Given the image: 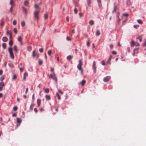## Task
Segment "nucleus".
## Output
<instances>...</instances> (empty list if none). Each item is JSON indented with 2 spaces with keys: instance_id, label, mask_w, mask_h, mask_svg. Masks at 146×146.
Returning a JSON list of instances; mask_svg holds the SVG:
<instances>
[{
  "instance_id": "nucleus-15",
  "label": "nucleus",
  "mask_w": 146,
  "mask_h": 146,
  "mask_svg": "<svg viewBox=\"0 0 146 146\" xmlns=\"http://www.w3.org/2000/svg\"><path fill=\"white\" fill-rule=\"evenodd\" d=\"M35 105L34 104H31L30 108V109L31 110H32L33 108L34 107Z\"/></svg>"
},
{
  "instance_id": "nucleus-6",
  "label": "nucleus",
  "mask_w": 146,
  "mask_h": 146,
  "mask_svg": "<svg viewBox=\"0 0 146 146\" xmlns=\"http://www.w3.org/2000/svg\"><path fill=\"white\" fill-rule=\"evenodd\" d=\"M111 77L109 76H108L104 78L103 80L104 82H106L109 81Z\"/></svg>"
},
{
  "instance_id": "nucleus-14",
  "label": "nucleus",
  "mask_w": 146,
  "mask_h": 146,
  "mask_svg": "<svg viewBox=\"0 0 146 146\" xmlns=\"http://www.w3.org/2000/svg\"><path fill=\"white\" fill-rule=\"evenodd\" d=\"M45 98L47 100H50V97L49 95H46L45 96Z\"/></svg>"
},
{
  "instance_id": "nucleus-61",
  "label": "nucleus",
  "mask_w": 146,
  "mask_h": 146,
  "mask_svg": "<svg viewBox=\"0 0 146 146\" xmlns=\"http://www.w3.org/2000/svg\"><path fill=\"white\" fill-rule=\"evenodd\" d=\"M17 115V114L15 113H13L12 115V116L13 117H15Z\"/></svg>"
},
{
  "instance_id": "nucleus-58",
  "label": "nucleus",
  "mask_w": 146,
  "mask_h": 146,
  "mask_svg": "<svg viewBox=\"0 0 146 146\" xmlns=\"http://www.w3.org/2000/svg\"><path fill=\"white\" fill-rule=\"evenodd\" d=\"M58 92L60 93L62 95L63 94V93L60 90H58Z\"/></svg>"
},
{
  "instance_id": "nucleus-44",
  "label": "nucleus",
  "mask_w": 146,
  "mask_h": 146,
  "mask_svg": "<svg viewBox=\"0 0 146 146\" xmlns=\"http://www.w3.org/2000/svg\"><path fill=\"white\" fill-rule=\"evenodd\" d=\"M74 13L75 14H77V12H78V10H77V9L76 8L74 9Z\"/></svg>"
},
{
  "instance_id": "nucleus-42",
  "label": "nucleus",
  "mask_w": 146,
  "mask_h": 146,
  "mask_svg": "<svg viewBox=\"0 0 146 146\" xmlns=\"http://www.w3.org/2000/svg\"><path fill=\"white\" fill-rule=\"evenodd\" d=\"M13 110L15 111H16L18 109V108L17 106H14L13 108Z\"/></svg>"
},
{
  "instance_id": "nucleus-47",
  "label": "nucleus",
  "mask_w": 146,
  "mask_h": 146,
  "mask_svg": "<svg viewBox=\"0 0 146 146\" xmlns=\"http://www.w3.org/2000/svg\"><path fill=\"white\" fill-rule=\"evenodd\" d=\"M139 27V26L138 25H134L133 26V27L136 29H137Z\"/></svg>"
},
{
  "instance_id": "nucleus-45",
  "label": "nucleus",
  "mask_w": 146,
  "mask_h": 146,
  "mask_svg": "<svg viewBox=\"0 0 146 146\" xmlns=\"http://www.w3.org/2000/svg\"><path fill=\"white\" fill-rule=\"evenodd\" d=\"M66 39V40L68 41H70L71 40L70 38L68 36H67Z\"/></svg>"
},
{
  "instance_id": "nucleus-34",
  "label": "nucleus",
  "mask_w": 146,
  "mask_h": 146,
  "mask_svg": "<svg viewBox=\"0 0 146 146\" xmlns=\"http://www.w3.org/2000/svg\"><path fill=\"white\" fill-rule=\"evenodd\" d=\"M32 49V47L30 46H29L27 47V50L28 51H30Z\"/></svg>"
},
{
  "instance_id": "nucleus-55",
  "label": "nucleus",
  "mask_w": 146,
  "mask_h": 146,
  "mask_svg": "<svg viewBox=\"0 0 146 146\" xmlns=\"http://www.w3.org/2000/svg\"><path fill=\"white\" fill-rule=\"evenodd\" d=\"M112 53L113 54H117V52L116 51H113L112 52Z\"/></svg>"
},
{
  "instance_id": "nucleus-26",
  "label": "nucleus",
  "mask_w": 146,
  "mask_h": 146,
  "mask_svg": "<svg viewBox=\"0 0 146 146\" xmlns=\"http://www.w3.org/2000/svg\"><path fill=\"white\" fill-rule=\"evenodd\" d=\"M72 56L71 55H69L67 57V59L68 60H70L71 59H72Z\"/></svg>"
},
{
  "instance_id": "nucleus-50",
  "label": "nucleus",
  "mask_w": 146,
  "mask_h": 146,
  "mask_svg": "<svg viewBox=\"0 0 146 146\" xmlns=\"http://www.w3.org/2000/svg\"><path fill=\"white\" fill-rule=\"evenodd\" d=\"M97 0V1H98V3L99 6H100L101 5V0Z\"/></svg>"
},
{
  "instance_id": "nucleus-46",
  "label": "nucleus",
  "mask_w": 146,
  "mask_h": 146,
  "mask_svg": "<svg viewBox=\"0 0 146 146\" xmlns=\"http://www.w3.org/2000/svg\"><path fill=\"white\" fill-rule=\"evenodd\" d=\"M16 78L17 76L16 75L14 74V75H13V79L14 80H15L16 79Z\"/></svg>"
},
{
  "instance_id": "nucleus-48",
  "label": "nucleus",
  "mask_w": 146,
  "mask_h": 146,
  "mask_svg": "<svg viewBox=\"0 0 146 146\" xmlns=\"http://www.w3.org/2000/svg\"><path fill=\"white\" fill-rule=\"evenodd\" d=\"M48 55H50L51 54V50H49L48 51Z\"/></svg>"
},
{
  "instance_id": "nucleus-53",
  "label": "nucleus",
  "mask_w": 146,
  "mask_h": 146,
  "mask_svg": "<svg viewBox=\"0 0 146 146\" xmlns=\"http://www.w3.org/2000/svg\"><path fill=\"white\" fill-rule=\"evenodd\" d=\"M54 69L53 68H51V71L53 72V74H54V73H55L54 71Z\"/></svg>"
},
{
  "instance_id": "nucleus-25",
  "label": "nucleus",
  "mask_w": 146,
  "mask_h": 146,
  "mask_svg": "<svg viewBox=\"0 0 146 146\" xmlns=\"http://www.w3.org/2000/svg\"><path fill=\"white\" fill-rule=\"evenodd\" d=\"M13 0H10V3L12 5L11 7V9H10V11H12L11 10V9L12 8V6H13Z\"/></svg>"
},
{
  "instance_id": "nucleus-62",
  "label": "nucleus",
  "mask_w": 146,
  "mask_h": 146,
  "mask_svg": "<svg viewBox=\"0 0 146 146\" xmlns=\"http://www.w3.org/2000/svg\"><path fill=\"white\" fill-rule=\"evenodd\" d=\"M110 48L111 49H112L113 48V46L112 44H111L110 45Z\"/></svg>"
},
{
  "instance_id": "nucleus-3",
  "label": "nucleus",
  "mask_w": 146,
  "mask_h": 146,
  "mask_svg": "<svg viewBox=\"0 0 146 146\" xmlns=\"http://www.w3.org/2000/svg\"><path fill=\"white\" fill-rule=\"evenodd\" d=\"M49 78H52L53 80H54L56 82H57V78L56 76V74L55 73H54V74H51L48 76Z\"/></svg>"
},
{
  "instance_id": "nucleus-51",
  "label": "nucleus",
  "mask_w": 146,
  "mask_h": 146,
  "mask_svg": "<svg viewBox=\"0 0 146 146\" xmlns=\"http://www.w3.org/2000/svg\"><path fill=\"white\" fill-rule=\"evenodd\" d=\"M116 7L115 5L114 6V9H113V12H115L116 11Z\"/></svg>"
},
{
  "instance_id": "nucleus-10",
  "label": "nucleus",
  "mask_w": 146,
  "mask_h": 146,
  "mask_svg": "<svg viewBox=\"0 0 146 146\" xmlns=\"http://www.w3.org/2000/svg\"><path fill=\"white\" fill-rule=\"evenodd\" d=\"M111 58H112L111 56H110L109 58L108 59V61L107 62V64H110V62L111 60Z\"/></svg>"
},
{
  "instance_id": "nucleus-9",
  "label": "nucleus",
  "mask_w": 146,
  "mask_h": 146,
  "mask_svg": "<svg viewBox=\"0 0 146 146\" xmlns=\"http://www.w3.org/2000/svg\"><path fill=\"white\" fill-rule=\"evenodd\" d=\"M13 49L15 51L17 52H18V48L17 46L16 45H14L13 47Z\"/></svg>"
},
{
  "instance_id": "nucleus-38",
  "label": "nucleus",
  "mask_w": 146,
  "mask_h": 146,
  "mask_svg": "<svg viewBox=\"0 0 146 146\" xmlns=\"http://www.w3.org/2000/svg\"><path fill=\"white\" fill-rule=\"evenodd\" d=\"M13 24L14 25H15L17 24V21L15 20H14L13 22Z\"/></svg>"
},
{
  "instance_id": "nucleus-30",
  "label": "nucleus",
  "mask_w": 146,
  "mask_h": 146,
  "mask_svg": "<svg viewBox=\"0 0 146 146\" xmlns=\"http://www.w3.org/2000/svg\"><path fill=\"white\" fill-rule=\"evenodd\" d=\"M21 25L23 27H24L25 25V23L24 21H22L21 23Z\"/></svg>"
},
{
  "instance_id": "nucleus-21",
  "label": "nucleus",
  "mask_w": 146,
  "mask_h": 146,
  "mask_svg": "<svg viewBox=\"0 0 146 146\" xmlns=\"http://www.w3.org/2000/svg\"><path fill=\"white\" fill-rule=\"evenodd\" d=\"M135 42L133 40L131 41V46H133V47L135 46Z\"/></svg>"
},
{
  "instance_id": "nucleus-40",
  "label": "nucleus",
  "mask_w": 146,
  "mask_h": 146,
  "mask_svg": "<svg viewBox=\"0 0 146 146\" xmlns=\"http://www.w3.org/2000/svg\"><path fill=\"white\" fill-rule=\"evenodd\" d=\"M13 31L16 34L17 33V30L16 28H15L14 29Z\"/></svg>"
},
{
  "instance_id": "nucleus-60",
  "label": "nucleus",
  "mask_w": 146,
  "mask_h": 146,
  "mask_svg": "<svg viewBox=\"0 0 146 146\" xmlns=\"http://www.w3.org/2000/svg\"><path fill=\"white\" fill-rule=\"evenodd\" d=\"M4 25V22H2L0 24V25L1 26L3 27Z\"/></svg>"
},
{
  "instance_id": "nucleus-37",
  "label": "nucleus",
  "mask_w": 146,
  "mask_h": 146,
  "mask_svg": "<svg viewBox=\"0 0 146 146\" xmlns=\"http://www.w3.org/2000/svg\"><path fill=\"white\" fill-rule=\"evenodd\" d=\"M23 9L25 13H27V9L24 7H23Z\"/></svg>"
},
{
  "instance_id": "nucleus-1",
  "label": "nucleus",
  "mask_w": 146,
  "mask_h": 146,
  "mask_svg": "<svg viewBox=\"0 0 146 146\" xmlns=\"http://www.w3.org/2000/svg\"><path fill=\"white\" fill-rule=\"evenodd\" d=\"M36 10L34 12V15L35 19L38 21V14L40 12V10L38 9L39 7L37 4L35 5Z\"/></svg>"
},
{
  "instance_id": "nucleus-36",
  "label": "nucleus",
  "mask_w": 146,
  "mask_h": 146,
  "mask_svg": "<svg viewBox=\"0 0 146 146\" xmlns=\"http://www.w3.org/2000/svg\"><path fill=\"white\" fill-rule=\"evenodd\" d=\"M5 76H2L0 78V80L1 81H2L4 79Z\"/></svg>"
},
{
  "instance_id": "nucleus-24",
  "label": "nucleus",
  "mask_w": 146,
  "mask_h": 146,
  "mask_svg": "<svg viewBox=\"0 0 146 146\" xmlns=\"http://www.w3.org/2000/svg\"><path fill=\"white\" fill-rule=\"evenodd\" d=\"M86 81L84 80H83L82 81L81 84L82 86H83L84 85Z\"/></svg>"
},
{
  "instance_id": "nucleus-64",
  "label": "nucleus",
  "mask_w": 146,
  "mask_h": 146,
  "mask_svg": "<svg viewBox=\"0 0 146 146\" xmlns=\"http://www.w3.org/2000/svg\"><path fill=\"white\" fill-rule=\"evenodd\" d=\"M143 45L145 46L146 45V39L145 40V41L143 44Z\"/></svg>"
},
{
  "instance_id": "nucleus-16",
  "label": "nucleus",
  "mask_w": 146,
  "mask_h": 146,
  "mask_svg": "<svg viewBox=\"0 0 146 146\" xmlns=\"http://www.w3.org/2000/svg\"><path fill=\"white\" fill-rule=\"evenodd\" d=\"M48 17V13H45L44 15V18L45 20L47 19Z\"/></svg>"
},
{
  "instance_id": "nucleus-35",
  "label": "nucleus",
  "mask_w": 146,
  "mask_h": 146,
  "mask_svg": "<svg viewBox=\"0 0 146 146\" xmlns=\"http://www.w3.org/2000/svg\"><path fill=\"white\" fill-rule=\"evenodd\" d=\"M44 92L45 93H48L49 92V89L48 88H46L44 90Z\"/></svg>"
},
{
  "instance_id": "nucleus-32",
  "label": "nucleus",
  "mask_w": 146,
  "mask_h": 146,
  "mask_svg": "<svg viewBox=\"0 0 146 146\" xmlns=\"http://www.w3.org/2000/svg\"><path fill=\"white\" fill-rule=\"evenodd\" d=\"M4 86V83L3 82H1L0 83V86L3 87Z\"/></svg>"
},
{
  "instance_id": "nucleus-27",
  "label": "nucleus",
  "mask_w": 146,
  "mask_h": 146,
  "mask_svg": "<svg viewBox=\"0 0 146 146\" xmlns=\"http://www.w3.org/2000/svg\"><path fill=\"white\" fill-rule=\"evenodd\" d=\"M88 5L89 6H90V4L91 3V0H87Z\"/></svg>"
},
{
  "instance_id": "nucleus-52",
  "label": "nucleus",
  "mask_w": 146,
  "mask_h": 146,
  "mask_svg": "<svg viewBox=\"0 0 146 146\" xmlns=\"http://www.w3.org/2000/svg\"><path fill=\"white\" fill-rule=\"evenodd\" d=\"M139 43L137 42H136L135 43V46H139Z\"/></svg>"
},
{
  "instance_id": "nucleus-5",
  "label": "nucleus",
  "mask_w": 146,
  "mask_h": 146,
  "mask_svg": "<svg viewBox=\"0 0 146 146\" xmlns=\"http://www.w3.org/2000/svg\"><path fill=\"white\" fill-rule=\"evenodd\" d=\"M129 16V14L127 13H125L123 14L122 18V20L123 23L125 22L128 20L127 17Z\"/></svg>"
},
{
  "instance_id": "nucleus-57",
  "label": "nucleus",
  "mask_w": 146,
  "mask_h": 146,
  "mask_svg": "<svg viewBox=\"0 0 146 146\" xmlns=\"http://www.w3.org/2000/svg\"><path fill=\"white\" fill-rule=\"evenodd\" d=\"M39 50L40 52H43V49L42 48H40L39 49Z\"/></svg>"
},
{
  "instance_id": "nucleus-43",
  "label": "nucleus",
  "mask_w": 146,
  "mask_h": 146,
  "mask_svg": "<svg viewBox=\"0 0 146 146\" xmlns=\"http://www.w3.org/2000/svg\"><path fill=\"white\" fill-rule=\"evenodd\" d=\"M2 46L4 48H5L6 47V44L5 43H3L2 44Z\"/></svg>"
},
{
  "instance_id": "nucleus-11",
  "label": "nucleus",
  "mask_w": 146,
  "mask_h": 146,
  "mask_svg": "<svg viewBox=\"0 0 146 146\" xmlns=\"http://www.w3.org/2000/svg\"><path fill=\"white\" fill-rule=\"evenodd\" d=\"M28 76V73L27 72L25 73L24 74V76L23 79L24 80H25L26 79V77Z\"/></svg>"
},
{
  "instance_id": "nucleus-49",
  "label": "nucleus",
  "mask_w": 146,
  "mask_h": 146,
  "mask_svg": "<svg viewBox=\"0 0 146 146\" xmlns=\"http://www.w3.org/2000/svg\"><path fill=\"white\" fill-rule=\"evenodd\" d=\"M138 48H135V49L134 50H133V56H134L135 54V51L137 50H138Z\"/></svg>"
},
{
  "instance_id": "nucleus-19",
  "label": "nucleus",
  "mask_w": 146,
  "mask_h": 146,
  "mask_svg": "<svg viewBox=\"0 0 146 146\" xmlns=\"http://www.w3.org/2000/svg\"><path fill=\"white\" fill-rule=\"evenodd\" d=\"M9 44L10 46V47H11V46L13 44V41L12 40H10V41H9Z\"/></svg>"
},
{
  "instance_id": "nucleus-31",
  "label": "nucleus",
  "mask_w": 146,
  "mask_h": 146,
  "mask_svg": "<svg viewBox=\"0 0 146 146\" xmlns=\"http://www.w3.org/2000/svg\"><path fill=\"white\" fill-rule=\"evenodd\" d=\"M33 56V57H34L36 56V54L35 53V50H33V52L32 53Z\"/></svg>"
},
{
  "instance_id": "nucleus-56",
  "label": "nucleus",
  "mask_w": 146,
  "mask_h": 146,
  "mask_svg": "<svg viewBox=\"0 0 146 146\" xmlns=\"http://www.w3.org/2000/svg\"><path fill=\"white\" fill-rule=\"evenodd\" d=\"M101 64L103 65H105V63L104 61H102L101 62Z\"/></svg>"
},
{
  "instance_id": "nucleus-13",
  "label": "nucleus",
  "mask_w": 146,
  "mask_h": 146,
  "mask_svg": "<svg viewBox=\"0 0 146 146\" xmlns=\"http://www.w3.org/2000/svg\"><path fill=\"white\" fill-rule=\"evenodd\" d=\"M100 34V31L99 30H97L96 32V35L97 36H99Z\"/></svg>"
},
{
  "instance_id": "nucleus-12",
  "label": "nucleus",
  "mask_w": 146,
  "mask_h": 146,
  "mask_svg": "<svg viewBox=\"0 0 146 146\" xmlns=\"http://www.w3.org/2000/svg\"><path fill=\"white\" fill-rule=\"evenodd\" d=\"M7 38L6 37H4L2 38V40L4 42H7Z\"/></svg>"
},
{
  "instance_id": "nucleus-23",
  "label": "nucleus",
  "mask_w": 146,
  "mask_h": 146,
  "mask_svg": "<svg viewBox=\"0 0 146 146\" xmlns=\"http://www.w3.org/2000/svg\"><path fill=\"white\" fill-rule=\"evenodd\" d=\"M89 24L91 25H93L94 24V21L92 20L90 21L89 22Z\"/></svg>"
},
{
  "instance_id": "nucleus-41",
  "label": "nucleus",
  "mask_w": 146,
  "mask_h": 146,
  "mask_svg": "<svg viewBox=\"0 0 146 146\" xmlns=\"http://www.w3.org/2000/svg\"><path fill=\"white\" fill-rule=\"evenodd\" d=\"M19 68H20V71L21 72H22L23 70V69L24 68V66H23L22 67H20Z\"/></svg>"
},
{
  "instance_id": "nucleus-20",
  "label": "nucleus",
  "mask_w": 146,
  "mask_h": 146,
  "mask_svg": "<svg viewBox=\"0 0 146 146\" xmlns=\"http://www.w3.org/2000/svg\"><path fill=\"white\" fill-rule=\"evenodd\" d=\"M17 40L19 42L22 41V37L21 36H19Z\"/></svg>"
},
{
  "instance_id": "nucleus-28",
  "label": "nucleus",
  "mask_w": 146,
  "mask_h": 146,
  "mask_svg": "<svg viewBox=\"0 0 146 146\" xmlns=\"http://www.w3.org/2000/svg\"><path fill=\"white\" fill-rule=\"evenodd\" d=\"M137 22L139 23L140 24H142L143 23V22L142 21L141 19L137 20Z\"/></svg>"
},
{
  "instance_id": "nucleus-33",
  "label": "nucleus",
  "mask_w": 146,
  "mask_h": 146,
  "mask_svg": "<svg viewBox=\"0 0 146 146\" xmlns=\"http://www.w3.org/2000/svg\"><path fill=\"white\" fill-rule=\"evenodd\" d=\"M56 95L58 97V99L60 100L61 99L58 93H56Z\"/></svg>"
},
{
  "instance_id": "nucleus-7",
  "label": "nucleus",
  "mask_w": 146,
  "mask_h": 146,
  "mask_svg": "<svg viewBox=\"0 0 146 146\" xmlns=\"http://www.w3.org/2000/svg\"><path fill=\"white\" fill-rule=\"evenodd\" d=\"M96 63L95 61H94L93 64V69L94 72L96 73Z\"/></svg>"
},
{
  "instance_id": "nucleus-29",
  "label": "nucleus",
  "mask_w": 146,
  "mask_h": 146,
  "mask_svg": "<svg viewBox=\"0 0 146 146\" xmlns=\"http://www.w3.org/2000/svg\"><path fill=\"white\" fill-rule=\"evenodd\" d=\"M38 63L39 65H41L43 63V61L42 60L39 59L38 60Z\"/></svg>"
},
{
  "instance_id": "nucleus-2",
  "label": "nucleus",
  "mask_w": 146,
  "mask_h": 146,
  "mask_svg": "<svg viewBox=\"0 0 146 146\" xmlns=\"http://www.w3.org/2000/svg\"><path fill=\"white\" fill-rule=\"evenodd\" d=\"M82 60L80 59L79 60V64L77 66L78 69L81 71L82 74L83 73V70L82 68Z\"/></svg>"
},
{
  "instance_id": "nucleus-39",
  "label": "nucleus",
  "mask_w": 146,
  "mask_h": 146,
  "mask_svg": "<svg viewBox=\"0 0 146 146\" xmlns=\"http://www.w3.org/2000/svg\"><path fill=\"white\" fill-rule=\"evenodd\" d=\"M28 4V2L27 1H25L24 2V5L25 6H27Z\"/></svg>"
},
{
  "instance_id": "nucleus-4",
  "label": "nucleus",
  "mask_w": 146,
  "mask_h": 146,
  "mask_svg": "<svg viewBox=\"0 0 146 146\" xmlns=\"http://www.w3.org/2000/svg\"><path fill=\"white\" fill-rule=\"evenodd\" d=\"M8 50L9 53L10 58L12 59H13L14 58V56L12 48L11 47H9L8 49Z\"/></svg>"
},
{
  "instance_id": "nucleus-17",
  "label": "nucleus",
  "mask_w": 146,
  "mask_h": 146,
  "mask_svg": "<svg viewBox=\"0 0 146 146\" xmlns=\"http://www.w3.org/2000/svg\"><path fill=\"white\" fill-rule=\"evenodd\" d=\"M136 38L139 39L140 42L142 41V36H139L138 37H137Z\"/></svg>"
},
{
  "instance_id": "nucleus-59",
  "label": "nucleus",
  "mask_w": 146,
  "mask_h": 146,
  "mask_svg": "<svg viewBox=\"0 0 146 146\" xmlns=\"http://www.w3.org/2000/svg\"><path fill=\"white\" fill-rule=\"evenodd\" d=\"M34 111L36 113H37L38 111L37 110L36 108H35L34 109Z\"/></svg>"
},
{
  "instance_id": "nucleus-22",
  "label": "nucleus",
  "mask_w": 146,
  "mask_h": 146,
  "mask_svg": "<svg viewBox=\"0 0 146 146\" xmlns=\"http://www.w3.org/2000/svg\"><path fill=\"white\" fill-rule=\"evenodd\" d=\"M121 21V20L119 18H117V23L118 24H119Z\"/></svg>"
},
{
  "instance_id": "nucleus-63",
  "label": "nucleus",
  "mask_w": 146,
  "mask_h": 146,
  "mask_svg": "<svg viewBox=\"0 0 146 146\" xmlns=\"http://www.w3.org/2000/svg\"><path fill=\"white\" fill-rule=\"evenodd\" d=\"M66 20L68 22L69 21V17L68 16H67L66 17Z\"/></svg>"
},
{
  "instance_id": "nucleus-18",
  "label": "nucleus",
  "mask_w": 146,
  "mask_h": 146,
  "mask_svg": "<svg viewBox=\"0 0 146 146\" xmlns=\"http://www.w3.org/2000/svg\"><path fill=\"white\" fill-rule=\"evenodd\" d=\"M17 122L19 123L21 122V120L20 118H17Z\"/></svg>"
},
{
  "instance_id": "nucleus-8",
  "label": "nucleus",
  "mask_w": 146,
  "mask_h": 146,
  "mask_svg": "<svg viewBox=\"0 0 146 146\" xmlns=\"http://www.w3.org/2000/svg\"><path fill=\"white\" fill-rule=\"evenodd\" d=\"M41 102V100L39 99H37V106L39 107L40 105V103Z\"/></svg>"
},
{
  "instance_id": "nucleus-54",
  "label": "nucleus",
  "mask_w": 146,
  "mask_h": 146,
  "mask_svg": "<svg viewBox=\"0 0 146 146\" xmlns=\"http://www.w3.org/2000/svg\"><path fill=\"white\" fill-rule=\"evenodd\" d=\"M9 39L10 40H11V39H12V34L10 33V34H9Z\"/></svg>"
}]
</instances>
